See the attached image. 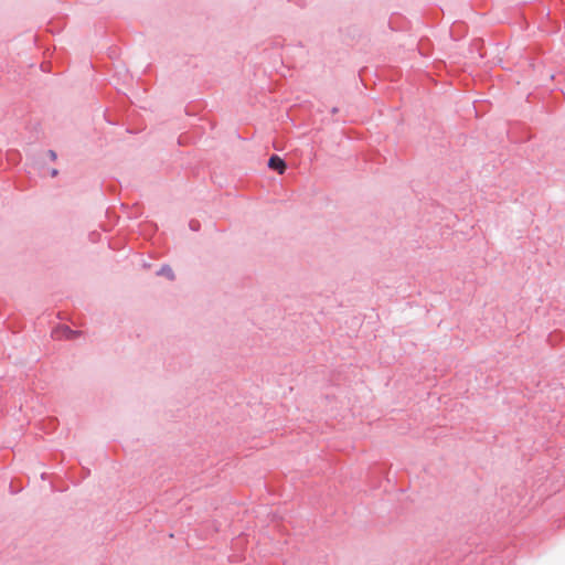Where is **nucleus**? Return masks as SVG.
Listing matches in <instances>:
<instances>
[{
  "mask_svg": "<svg viewBox=\"0 0 565 565\" xmlns=\"http://www.w3.org/2000/svg\"><path fill=\"white\" fill-rule=\"evenodd\" d=\"M268 168L278 174H284L287 170L286 161L278 154H271L267 163Z\"/></svg>",
  "mask_w": 565,
  "mask_h": 565,
  "instance_id": "f257e3e1",
  "label": "nucleus"
},
{
  "mask_svg": "<svg viewBox=\"0 0 565 565\" xmlns=\"http://www.w3.org/2000/svg\"><path fill=\"white\" fill-rule=\"evenodd\" d=\"M157 275L164 276L171 281L175 279L174 271L169 265H162L161 268L157 271Z\"/></svg>",
  "mask_w": 565,
  "mask_h": 565,
  "instance_id": "f03ea898",
  "label": "nucleus"
},
{
  "mask_svg": "<svg viewBox=\"0 0 565 565\" xmlns=\"http://www.w3.org/2000/svg\"><path fill=\"white\" fill-rule=\"evenodd\" d=\"M62 333H63V337L67 340H73L75 338H77L81 332L79 331H75V330H72L70 327L67 326H63L62 329H61Z\"/></svg>",
  "mask_w": 565,
  "mask_h": 565,
  "instance_id": "7ed1b4c3",
  "label": "nucleus"
},
{
  "mask_svg": "<svg viewBox=\"0 0 565 565\" xmlns=\"http://www.w3.org/2000/svg\"><path fill=\"white\" fill-rule=\"evenodd\" d=\"M189 227L193 232H199L201 228V223L198 220H191L189 222Z\"/></svg>",
  "mask_w": 565,
  "mask_h": 565,
  "instance_id": "20e7f679",
  "label": "nucleus"
},
{
  "mask_svg": "<svg viewBox=\"0 0 565 565\" xmlns=\"http://www.w3.org/2000/svg\"><path fill=\"white\" fill-rule=\"evenodd\" d=\"M47 156H49V157H50V159H51V160H53V161H54V160H56V158H57L56 152H55L54 150H52V149L47 150Z\"/></svg>",
  "mask_w": 565,
  "mask_h": 565,
  "instance_id": "39448f33",
  "label": "nucleus"
},
{
  "mask_svg": "<svg viewBox=\"0 0 565 565\" xmlns=\"http://www.w3.org/2000/svg\"><path fill=\"white\" fill-rule=\"evenodd\" d=\"M50 175H51L52 178L57 177V175H58V170H57V169H55V168L51 169V171H50Z\"/></svg>",
  "mask_w": 565,
  "mask_h": 565,
  "instance_id": "423d86ee",
  "label": "nucleus"
},
{
  "mask_svg": "<svg viewBox=\"0 0 565 565\" xmlns=\"http://www.w3.org/2000/svg\"><path fill=\"white\" fill-rule=\"evenodd\" d=\"M338 111H339V108H338V107H333V108L331 109V113H332V114H337Z\"/></svg>",
  "mask_w": 565,
  "mask_h": 565,
  "instance_id": "0eeeda50",
  "label": "nucleus"
}]
</instances>
